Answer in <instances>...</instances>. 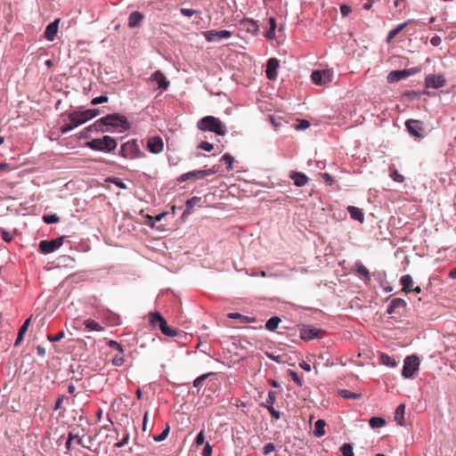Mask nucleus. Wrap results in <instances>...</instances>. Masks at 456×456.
Returning <instances> with one entry per match:
<instances>
[{
	"label": "nucleus",
	"instance_id": "nucleus-1",
	"mask_svg": "<svg viewBox=\"0 0 456 456\" xmlns=\"http://www.w3.org/2000/svg\"><path fill=\"white\" fill-rule=\"evenodd\" d=\"M104 126L115 127L118 132H125L130 127L127 119L117 113L110 114L98 119L91 127H94L96 131H103L102 126Z\"/></svg>",
	"mask_w": 456,
	"mask_h": 456
},
{
	"label": "nucleus",
	"instance_id": "nucleus-2",
	"mask_svg": "<svg viewBox=\"0 0 456 456\" xmlns=\"http://www.w3.org/2000/svg\"><path fill=\"white\" fill-rule=\"evenodd\" d=\"M98 114L99 110L95 109L71 112L69 115L70 123L62 127L61 131L62 133L69 132L78 126L96 117Z\"/></svg>",
	"mask_w": 456,
	"mask_h": 456
},
{
	"label": "nucleus",
	"instance_id": "nucleus-3",
	"mask_svg": "<svg viewBox=\"0 0 456 456\" xmlns=\"http://www.w3.org/2000/svg\"><path fill=\"white\" fill-rule=\"evenodd\" d=\"M197 127L201 131H210L218 135H224L226 128L222 121L213 116H206L200 119Z\"/></svg>",
	"mask_w": 456,
	"mask_h": 456
},
{
	"label": "nucleus",
	"instance_id": "nucleus-4",
	"mask_svg": "<svg viewBox=\"0 0 456 456\" xmlns=\"http://www.w3.org/2000/svg\"><path fill=\"white\" fill-rule=\"evenodd\" d=\"M117 145L116 140L109 135H105L102 138L93 139L87 142V146L90 149L107 152L115 150Z\"/></svg>",
	"mask_w": 456,
	"mask_h": 456
},
{
	"label": "nucleus",
	"instance_id": "nucleus-5",
	"mask_svg": "<svg viewBox=\"0 0 456 456\" xmlns=\"http://www.w3.org/2000/svg\"><path fill=\"white\" fill-rule=\"evenodd\" d=\"M217 172V168L214 166L211 168L205 170H194L182 175L177 178V182L183 183L187 180H200L205 177L214 175Z\"/></svg>",
	"mask_w": 456,
	"mask_h": 456
},
{
	"label": "nucleus",
	"instance_id": "nucleus-6",
	"mask_svg": "<svg viewBox=\"0 0 456 456\" xmlns=\"http://www.w3.org/2000/svg\"><path fill=\"white\" fill-rule=\"evenodd\" d=\"M149 316L152 328H159L164 335L171 337V328L167 325V321L159 312H151Z\"/></svg>",
	"mask_w": 456,
	"mask_h": 456
},
{
	"label": "nucleus",
	"instance_id": "nucleus-7",
	"mask_svg": "<svg viewBox=\"0 0 456 456\" xmlns=\"http://www.w3.org/2000/svg\"><path fill=\"white\" fill-rule=\"evenodd\" d=\"M419 359L416 355L407 356L402 370V375L406 378H412L413 374L419 370Z\"/></svg>",
	"mask_w": 456,
	"mask_h": 456
},
{
	"label": "nucleus",
	"instance_id": "nucleus-8",
	"mask_svg": "<svg viewBox=\"0 0 456 456\" xmlns=\"http://www.w3.org/2000/svg\"><path fill=\"white\" fill-rule=\"evenodd\" d=\"M63 241V237H59L51 240H41L39 243V249L43 254H50L61 247Z\"/></svg>",
	"mask_w": 456,
	"mask_h": 456
},
{
	"label": "nucleus",
	"instance_id": "nucleus-9",
	"mask_svg": "<svg viewBox=\"0 0 456 456\" xmlns=\"http://www.w3.org/2000/svg\"><path fill=\"white\" fill-rule=\"evenodd\" d=\"M333 72L330 69L314 70L311 75L313 82L316 85H325L332 80Z\"/></svg>",
	"mask_w": 456,
	"mask_h": 456
},
{
	"label": "nucleus",
	"instance_id": "nucleus-10",
	"mask_svg": "<svg viewBox=\"0 0 456 456\" xmlns=\"http://www.w3.org/2000/svg\"><path fill=\"white\" fill-rule=\"evenodd\" d=\"M408 132L417 138L424 137L423 124L419 120L409 119L405 122Z\"/></svg>",
	"mask_w": 456,
	"mask_h": 456
},
{
	"label": "nucleus",
	"instance_id": "nucleus-11",
	"mask_svg": "<svg viewBox=\"0 0 456 456\" xmlns=\"http://www.w3.org/2000/svg\"><path fill=\"white\" fill-rule=\"evenodd\" d=\"M204 37L207 41L214 42L220 41L222 39H227L232 37V33L229 30H208L204 32Z\"/></svg>",
	"mask_w": 456,
	"mask_h": 456
},
{
	"label": "nucleus",
	"instance_id": "nucleus-12",
	"mask_svg": "<svg viewBox=\"0 0 456 456\" xmlns=\"http://www.w3.org/2000/svg\"><path fill=\"white\" fill-rule=\"evenodd\" d=\"M445 85V79L442 75H428L425 79V86L428 88L438 89Z\"/></svg>",
	"mask_w": 456,
	"mask_h": 456
},
{
	"label": "nucleus",
	"instance_id": "nucleus-13",
	"mask_svg": "<svg viewBox=\"0 0 456 456\" xmlns=\"http://www.w3.org/2000/svg\"><path fill=\"white\" fill-rule=\"evenodd\" d=\"M279 65V61L276 58H271L267 61L265 73L268 79L275 80L277 78Z\"/></svg>",
	"mask_w": 456,
	"mask_h": 456
},
{
	"label": "nucleus",
	"instance_id": "nucleus-14",
	"mask_svg": "<svg viewBox=\"0 0 456 456\" xmlns=\"http://www.w3.org/2000/svg\"><path fill=\"white\" fill-rule=\"evenodd\" d=\"M322 330L315 328L303 329L300 337L303 340L309 341L314 338H321Z\"/></svg>",
	"mask_w": 456,
	"mask_h": 456
},
{
	"label": "nucleus",
	"instance_id": "nucleus-15",
	"mask_svg": "<svg viewBox=\"0 0 456 456\" xmlns=\"http://www.w3.org/2000/svg\"><path fill=\"white\" fill-rule=\"evenodd\" d=\"M147 145H148V149L152 153H159L163 150V142H162V139L159 136L151 137L148 140Z\"/></svg>",
	"mask_w": 456,
	"mask_h": 456
},
{
	"label": "nucleus",
	"instance_id": "nucleus-16",
	"mask_svg": "<svg viewBox=\"0 0 456 456\" xmlns=\"http://www.w3.org/2000/svg\"><path fill=\"white\" fill-rule=\"evenodd\" d=\"M406 306H407V303L404 299L400 298V297H395L391 300V302L387 307V313L388 314H396L397 309L405 308Z\"/></svg>",
	"mask_w": 456,
	"mask_h": 456
},
{
	"label": "nucleus",
	"instance_id": "nucleus-17",
	"mask_svg": "<svg viewBox=\"0 0 456 456\" xmlns=\"http://www.w3.org/2000/svg\"><path fill=\"white\" fill-rule=\"evenodd\" d=\"M400 284L402 285V291L408 294L412 292L415 282L410 274H405L400 278Z\"/></svg>",
	"mask_w": 456,
	"mask_h": 456
},
{
	"label": "nucleus",
	"instance_id": "nucleus-18",
	"mask_svg": "<svg viewBox=\"0 0 456 456\" xmlns=\"http://www.w3.org/2000/svg\"><path fill=\"white\" fill-rule=\"evenodd\" d=\"M289 178L293 180L294 184L297 187H302L308 183V177L300 172L291 171L289 174Z\"/></svg>",
	"mask_w": 456,
	"mask_h": 456
},
{
	"label": "nucleus",
	"instance_id": "nucleus-19",
	"mask_svg": "<svg viewBox=\"0 0 456 456\" xmlns=\"http://www.w3.org/2000/svg\"><path fill=\"white\" fill-rule=\"evenodd\" d=\"M413 74L410 69L394 70L388 74L387 80L390 83L399 81Z\"/></svg>",
	"mask_w": 456,
	"mask_h": 456
},
{
	"label": "nucleus",
	"instance_id": "nucleus-20",
	"mask_svg": "<svg viewBox=\"0 0 456 456\" xmlns=\"http://www.w3.org/2000/svg\"><path fill=\"white\" fill-rule=\"evenodd\" d=\"M59 21H60V20L57 19L54 21H53V22H51L50 24L47 25V27L45 28V37L48 41H53V39L55 38L56 34L58 32Z\"/></svg>",
	"mask_w": 456,
	"mask_h": 456
},
{
	"label": "nucleus",
	"instance_id": "nucleus-21",
	"mask_svg": "<svg viewBox=\"0 0 456 456\" xmlns=\"http://www.w3.org/2000/svg\"><path fill=\"white\" fill-rule=\"evenodd\" d=\"M240 24L247 32H249L253 35H256L259 30L257 23L253 20L244 19L241 20Z\"/></svg>",
	"mask_w": 456,
	"mask_h": 456
},
{
	"label": "nucleus",
	"instance_id": "nucleus-22",
	"mask_svg": "<svg viewBox=\"0 0 456 456\" xmlns=\"http://www.w3.org/2000/svg\"><path fill=\"white\" fill-rule=\"evenodd\" d=\"M347 211L349 212L351 218L357 220L361 223L363 222L364 214L361 208L354 206H348Z\"/></svg>",
	"mask_w": 456,
	"mask_h": 456
},
{
	"label": "nucleus",
	"instance_id": "nucleus-23",
	"mask_svg": "<svg viewBox=\"0 0 456 456\" xmlns=\"http://www.w3.org/2000/svg\"><path fill=\"white\" fill-rule=\"evenodd\" d=\"M151 79L152 82L156 83L159 88L166 89L168 86V82L159 71H156L152 75Z\"/></svg>",
	"mask_w": 456,
	"mask_h": 456
},
{
	"label": "nucleus",
	"instance_id": "nucleus-24",
	"mask_svg": "<svg viewBox=\"0 0 456 456\" xmlns=\"http://www.w3.org/2000/svg\"><path fill=\"white\" fill-rule=\"evenodd\" d=\"M134 151V144L133 142H127L121 146L119 154L125 158H131L133 156Z\"/></svg>",
	"mask_w": 456,
	"mask_h": 456
},
{
	"label": "nucleus",
	"instance_id": "nucleus-25",
	"mask_svg": "<svg viewBox=\"0 0 456 456\" xmlns=\"http://www.w3.org/2000/svg\"><path fill=\"white\" fill-rule=\"evenodd\" d=\"M404 413H405V405L404 404L398 405L395 410V420L400 426L404 425Z\"/></svg>",
	"mask_w": 456,
	"mask_h": 456
},
{
	"label": "nucleus",
	"instance_id": "nucleus-26",
	"mask_svg": "<svg viewBox=\"0 0 456 456\" xmlns=\"http://www.w3.org/2000/svg\"><path fill=\"white\" fill-rule=\"evenodd\" d=\"M142 18H143V16L140 12H132L128 18L129 26L131 28H135V27L139 26L142 20Z\"/></svg>",
	"mask_w": 456,
	"mask_h": 456
},
{
	"label": "nucleus",
	"instance_id": "nucleus-27",
	"mask_svg": "<svg viewBox=\"0 0 456 456\" xmlns=\"http://www.w3.org/2000/svg\"><path fill=\"white\" fill-rule=\"evenodd\" d=\"M355 268H356V273L359 276L362 277L365 281H370V272L362 263H356Z\"/></svg>",
	"mask_w": 456,
	"mask_h": 456
},
{
	"label": "nucleus",
	"instance_id": "nucleus-28",
	"mask_svg": "<svg viewBox=\"0 0 456 456\" xmlns=\"http://www.w3.org/2000/svg\"><path fill=\"white\" fill-rule=\"evenodd\" d=\"M326 423L323 419H318L314 424V434L315 436L321 437L325 435Z\"/></svg>",
	"mask_w": 456,
	"mask_h": 456
},
{
	"label": "nucleus",
	"instance_id": "nucleus-29",
	"mask_svg": "<svg viewBox=\"0 0 456 456\" xmlns=\"http://www.w3.org/2000/svg\"><path fill=\"white\" fill-rule=\"evenodd\" d=\"M409 23L410 21L404 22L392 29L387 35V42L390 43Z\"/></svg>",
	"mask_w": 456,
	"mask_h": 456
},
{
	"label": "nucleus",
	"instance_id": "nucleus-30",
	"mask_svg": "<svg viewBox=\"0 0 456 456\" xmlns=\"http://www.w3.org/2000/svg\"><path fill=\"white\" fill-rule=\"evenodd\" d=\"M201 202V198L200 197H192L191 199L188 200L186 201V209L183 212V215L190 214L191 209L194 207L199 205Z\"/></svg>",
	"mask_w": 456,
	"mask_h": 456
},
{
	"label": "nucleus",
	"instance_id": "nucleus-31",
	"mask_svg": "<svg viewBox=\"0 0 456 456\" xmlns=\"http://www.w3.org/2000/svg\"><path fill=\"white\" fill-rule=\"evenodd\" d=\"M84 324L87 330L94 331H102L103 328L95 321L87 319L84 322Z\"/></svg>",
	"mask_w": 456,
	"mask_h": 456
},
{
	"label": "nucleus",
	"instance_id": "nucleus-32",
	"mask_svg": "<svg viewBox=\"0 0 456 456\" xmlns=\"http://www.w3.org/2000/svg\"><path fill=\"white\" fill-rule=\"evenodd\" d=\"M281 322V321L279 317H272L266 322L265 328L270 331H273L278 328Z\"/></svg>",
	"mask_w": 456,
	"mask_h": 456
},
{
	"label": "nucleus",
	"instance_id": "nucleus-33",
	"mask_svg": "<svg viewBox=\"0 0 456 456\" xmlns=\"http://www.w3.org/2000/svg\"><path fill=\"white\" fill-rule=\"evenodd\" d=\"M380 362L382 364L391 368H395L397 365L396 361L386 354H381Z\"/></svg>",
	"mask_w": 456,
	"mask_h": 456
},
{
	"label": "nucleus",
	"instance_id": "nucleus-34",
	"mask_svg": "<svg viewBox=\"0 0 456 456\" xmlns=\"http://www.w3.org/2000/svg\"><path fill=\"white\" fill-rule=\"evenodd\" d=\"M369 424L372 428H378L384 427L386 425V421L380 417H372L370 419Z\"/></svg>",
	"mask_w": 456,
	"mask_h": 456
},
{
	"label": "nucleus",
	"instance_id": "nucleus-35",
	"mask_svg": "<svg viewBox=\"0 0 456 456\" xmlns=\"http://www.w3.org/2000/svg\"><path fill=\"white\" fill-rule=\"evenodd\" d=\"M339 395L346 398V399H356V398H359L360 397V395L358 394H355V393H353L349 390H346V389H342V390H339Z\"/></svg>",
	"mask_w": 456,
	"mask_h": 456
},
{
	"label": "nucleus",
	"instance_id": "nucleus-36",
	"mask_svg": "<svg viewBox=\"0 0 456 456\" xmlns=\"http://www.w3.org/2000/svg\"><path fill=\"white\" fill-rule=\"evenodd\" d=\"M111 362L114 366H121L124 363L123 350L119 351V353L113 357Z\"/></svg>",
	"mask_w": 456,
	"mask_h": 456
},
{
	"label": "nucleus",
	"instance_id": "nucleus-37",
	"mask_svg": "<svg viewBox=\"0 0 456 456\" xmlns=\"http://www.w3.org/2000/svg\"><path fill=\"white\" fill-rule=\"evenodd\" d=\"M169 431H170V427L168 424H167L165 429L161 432V434L154 436V440L157 442H161V441L165 440L167 437Z\"/></svg>",
	"mask_w": 456,
	"mask_h": 456
},
{
	"label": "nucleus",
	"instance_id": "nucleus-38",
	"mask_svg": "<svg viewBox=\"0 0 456 456\" xmlns=\"http://www.w3.org/2000/svg\"><path fill=\"white\" fill-rule=\"evenodd\" d=\"M340 450L343 456H354L353 446L350 444H344Z\"/></svg>",
	"mask_w": 456,
	"mask_h": 456
},
{
	"label": "nucleus",
	"instance_id": "nucleus-39",
	"mask_svg": "<svg viewBox=\"0 0 456 456\" xmlns=\"http://www.w3.org/2000/svg\"><path fill=\"white\" fill-rule=\"evenodd\" d=\"M390 177L397 183H403L404 181V177L403 175L399 174L395 168L391 169Z\"/></svg>",
	"mask_w": 456,
	"mask_h": 456
},
{
	"label": "nucleus",
	"instance_id": "nucleus-40",
	"mask_svg": "<svg viewBox=\"0 0 456 456\" xmlns=\"http://www.w3.org/2000/svg\"><path fill=\"white\" fill-rule=\"evenodd\" d=\"M221 161H224V163L227 164V169L228 170H231L232 168V163L234 161V159L233 157L229 154V153H225L222 158H221Z\"/></svg>",
	"mask_w": 456,
	"mask_h": 456
},
{
	"label": "nucleus",
	"instance_id": "nucleus-41",
	"mask_svg": "<svg viewBox=\"0 0 456 456\" xmlns=\"http://www.w3.org/2000/svg\"><path fill=\"white\" fill-rule=\"evenodd\" d=\"M276 395L277 393L275 391H269L268 393V398L266 400L265 403H263L262 405L265 407V405H271L273 406L276 402Z\"/></svg>",
	"mask_w": 456,
	"mask_h": 456
},
{
	"label": "nucleus",
	"instance_id": "nucleus-42",
	"mask_svg": "<svg viewBox=\"0 0 456 456\" xmlns=\"http://www.w3.org/2000/svg\"><path fill=\"white\" fill-rule=\"evenodd\" d=\"M210 375H212V373H207V374H203V375H201V376L198 377V378L194 380V382H193V387H197V388H199L200 387H201V386H202V384H203V382H204V381L207 379V378H208V376H210Z\"/></svg>",
	"mask_w": 456,
	"mask_h": 456
},
{
	"label": "nucleus",
	"instance_id": "nucleus-43",
	"mask_svg": "<svg viewBox=\"0 0 456 456\" xmlns=\"http://www.w3.org/2000/svg\"><path fill=\"white\" fill-rule=\"evenodd\" d=\"M106 182H109V183H112L114 184H116L118 187L121 188V189H126V185L125 183H123L120 179L118 178H108L106 180Z\"/></svg>",
	"mask_w": 456,
	"mask_h": 456
},
{
	"label": "nucleus",
	"instance_id": "nucleus-44",
	"mask_svg": "<svg viewBox=\"0 0 456 456\" xmlns=\"http://www.w3.org/2000/svg\"><path fill=\"white\" fill-rule=\"evenodd\" d=\"M65 336V333L64 331H60L59 333H57L55 336H53V335H49L47 337L48 340L51 341V342H57V341H60L61 339H62Z\"/></svg>",
	"mask_w": 456,
	"mask_h": 456
},
{
	"label": "nucleus",
	"instance_id": "nucleus-45",
	"mask_svg": "<svg viewBox=\"0 0 456 456\" xmlns=\"http://www.w3.org/2000/svg\"><path fill=\"white\" fill-rule=\"evenodd\" d=\"M44 221L46 224H54L59 221V217L57 215L44 216Z\"/></svg>",
	"mask_w": 456,
	"mask_h": 456
},
{
	"label": "nucleus",
	"instance_id": "nucleus-46",
	"mask_svg": "<svg viewBox=\"0 0 456 456\" xmlns=\"http://www.w3.org/2000/svg\"><path fill=\"white\" fill-rule=\"evenodd\" d=\"M107 102H108V97L106 95H101V96L94 98L91 101V103L93 105H97V104H101V103Z\"/></svg>",
	"mask_w": 456,
	"mask_h": 456
},
{
	"label": "nucleus",
	"instance_id": "nucleus-47",
	"mask_svg": "<svg viewBox=\"0 0 456 456\" xmlns=\"http://www.w3.org/2000/svg\"><path fill=\"white\" fill-rule=\"evenodd\" d=\"M265 408H267L268 411L272 415L273 418L275 419H279L281 418V412L277 411L273 406L271 405H265Z\"/></svg>",
	"mask_w": 456,
	"mask_h": 456
},
{
	"label": "nucleus",
	"instance_id": "nucleus-48",
	"mask_svg": "<svg viewBox=\"0 0 456 456\" xmlns=\"http://www.w3.org/2000/svg\"><path fill=\"white\" fill-rule=\"evenodd\" d=\"M274 450H275L274 444L272 443H269L264 446L263 452L265 455H268L271 452H273Z\"/></svg>",
	"mask_w": 456,
	"mask_h": 456
},
{
	"label": "nucleus",
	"instance_id": "nucleus-49",
	"mask_svg": "<svg viewBox=\"0 0 456 456\" xmlns=\"http://www.w3.org/2000/svg\"><path fill=\"white\" fill-rule=\"evenodd\" d=\"M290 376L293 379V381L299 387H301L303 385V381H302V379L294 371H291L290 372Z\"/></svg>",
	"mask_w": 456,
	"mask_h": 456
},
{
	"label": "nucleus",
	"instance_id": "nucleus-50",
	"mask_svg": "<svg viewBox=\"0 0 456 456\" xmlns=\"http://www.w3.org/2000/svg\"><path fill=\"white\" fill-rule=\"evenodd\" d=\"M201 455L202 456H211L212 455V447L208 443H207L205 444Z\"/></svg>",
	"mask_w": 456,
	"mask_h": 456
},
{
	"label": "nucleus",
	"instance_id": "nucleus-51",
	"mask_svg": "<svg viewBox=\"0 0 456 456\" xmlns=\"http://www.w3.org/2000/svg\"><path fill=\"white\" fill-rule=\"evenodd\" d=\"M199 148H200L201 150H204V151H210L213 150L214 146L212 143H209L208 142H202L200 145H199Z\"/></svg>",
	"mask_w": 456,
	"mask_h": 456
},
{
	"label": "nucleus",
	"instance_id": "nucleus-52",
	"mask_svg": "<svg viewBox=\"0 0 456 456\" xmlns=\"http://www.w3.org/2000/svg\"><path fill=\"white\" fill-rule=\"evenodd\" d=\"M352 12V9L350 6L346 5V4H342L340 6V12L342 14V16H347L350 12Z\"/></svg>",
	"mask_w": 456,
	"mask_h": 456
},
{
	"label": "nucleus",
	"instance_id": "nucleus-53",
	"mask_svg": "<svg viewBox=\"0 0 456 456\" xmlns=\"http://www.w3.org/2000/svg\"><path fill=\"white\" fill-rule=\"evenodd\" d=\"M204 440H205V436H204V432L203 430H201L196 436V440H195V443L197 445H200V444H204Z\"/></svg>",
	"mask_w": 456,
	"mask_h": 456
},
{
	"label": "nucleus",
	"instance_id": "nucleus-54",
	"mask_svg": "<svg viewBox=\"0 0 456 456\" xmlns=\"http://www.w3.org/2000/svg\"><path fill=\"white\" fill-rule=\"evenodd\" d=\"M181 12L184 16L191 17V16H192L196 12V11L193 10V9L182 8L181 9Z\"/></svg>",
	"mask_w": 456,
	"mask_h": 456
},
{
	"label": "nucleus",
	"instance_id": "nucleus-55",
	"mask_svg": "<svg viewBox=\"0 0 456 456\" xmlns=\"http://www.w3.org/2000/svg\"><path fill=\"white\" fill-rule=\"evenodd\" d=\"M29 322H30V318H29V319H27V320L24 322V323L22 324V326L20 328L19 332H20L21 334H25V333H26V331L28 330V328Z\"/></svg>",
	"mask_w": 456,
	"mask_h": 456
},
{
	"label": "nucleus",
	"instance_id": "nucleus-56",
	"mask_svg": "<svg viewBox=\"0 0 456 456\" xmlns=\"http://www.w3.org/2000/svg\"><path fill=\"white\" fill-rule=\"evenodd\" d=\"M430 43L433 46H438L441 44V38L438 36H435L430 39Z\"/></svg>",
	"mask_w": 456,
	"mask_h": 456
},
{
	"label": "nucleus",
	"instance_id": "nucleus-57",
	"mask_svg": "<svg viewBox=\"0 0 456 456\" xmlns=\"http://www.w3.org/2000/svg\"><path fill=\"white\" fill-rule=\"evenodd\" d=\"M309 126H310L309 121H308V120H305V119H303V120H301V121H300V123H299V125L297 126V129H305V128L309 127Z\"/></svg>",
	"mask_w": 456,
	"mask_h": 456
},
{
	"label": "nucleus",
	"instance_id": "nucleus-58",
	"mask_svg": "<svg viewBox=\"0 0 456 456\" xmlns=\"http://www.w3.org/2000/svg\"><path fill=\"white\" fill-rule=\"evenodd\" d=\"M172 333H173V338H175V337L187 338V335L185 333L179 332V331H177L175 329H173Z\"/></svg>",
	"mask_w": 456,
	"mask_h": 456
},
{
	"label": "nucleus",
	"instance_id": "nucleus-59",
	"mask_svg": "<svg viewBox=\"0 0 456 456\" xmlns=\"http://www.w3.org/2000/svg\"><path fill=\"white\" fill-rule=\"evenodd\" d=\"M299 366L305 371H310L311 370V366L308 362L303 361L299 363Z\"/></svg>",
	"mask_w": 456,
	"mask_h": 456
},
{
	"label": "nucleus",
	"instance_id": "nucleus-60",
	"mask_svg": "<svg viewBox=\"0 0 456 456\" xmlns=\"http://www.w3.org/2000/svg\"><path fill=\"white\" fill-rule=\"evenodd\" d=\"M269 120H270V122L273 124V126L274 127H278L281 125V120L280 119H276L273 116L269 117Z\"/></svg>",
	"mask_w": 456,
	"mask_h": 456
},
{
	"label": "nucleus",
	"instance_id": "nucleus-61",
	"mask_svg": "<svg viewBox=\"0 0 456 456\" xmlns=\"http://www.w3.org/2000/svg\"><path fill=\"white\" fill-rule=\"evenodd\" d=\"M64 396H60L57 401L55 402L54 410H58L61 407L62 402H63Z\"/></svg>",
	"mask_w": 456,
	"mask_h": 456
},
{
	"label": "nucleus",
	"instance_id": "nucleus-62",
	"mask_svg": "<svg viewBox=\"0 0 456 456\" xmlns=\"http://www.w3.org/2000/svg\"><path fill=\"white\" fill-rule=\"evenodd\" d=\"M128 442V435H126L122 441L116 444V446L118 448L123 447Z\"/></svg>",
	"mask_w": 456,
	"mask_h": 456
},
{
	"label": "nucleus",
	"instance_id": "nucleus-63",
	"mask_svg": "<svg viewBox=\"0 0 456 456\" xmlns=\"http://www.w3.org/2000/svg\"><path fill=\"white\" fill-rule=\"evenodd\" d=\"M269 25H270V28L271 30H275L276 29V20L273 17H271L269 19Z\"/></svg>",
	"mask_w": 456,
	"mask_h": 456
},
{
	"label": "nucleus",
	"instance_id": "nucleus-64",
	"mask_svg": "<svg viewBox=\"0 0 456 456\" xmlns=\"http://www.w3.org/2000/svg\"><path fill=\"white\" fill-rule=\"evenodd\" d=\"M37 354L40 355V356H45V349L42 346H37Z\"/></svg>",
	"mask_w": 456,
	"mask_h": 456
}]
</instances>
